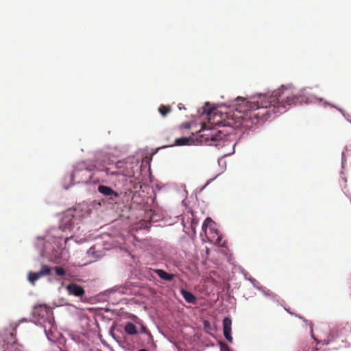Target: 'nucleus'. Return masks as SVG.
<instances>
[{
	"label": "nucleus",
	"mask_w": 351,
	"mask_h": 351,
	"mask_svg": "<svg viewBox=\"0 0 351 351\" xmlns=\"http://www.w3.org/2000/svg\"><path fill=\"white\" fill-rule=\"evenodd\" d=\"M208 106V103H206L205 106L204 107V112L206 113L208 115H211L213 111V109L212 108H208L207 107Z\"/></svg>",
	"instance_id": "21"
},
{
	"label": "nucleus",
	"mask_w": 351,
	"mask_h": 351,
	"mask_svg": "<svg viewBox=\"0 0 351 351\" xmlns=\"http://www.w3.org/2000/svg\"><path fill=\"white\" fill-rule=\"evenodd\" d=\"M204 324L205 327L208 326L210 325L208 321H204Z\"/></svg>",
	"instance_id": "23"
},
{
	"label": "nucleus",
	"mask_w": 351,
	"mask_h": 351,
	"mask_svg": "<svg viewBox=\"0 0 351 351\" xmlns=\"http://www.w3.org/2000/svg\"><path fill=\"white\" fill-rule=\"evenodd\" d=\"M207 221H211L210 218H207V219L205 220V221L204 222V224H203V228H204V226H206V223Z\"/></svg>",
	"instance_id": "22"
},
{
	"label": "nucleus",
	"mask_w": 351,
	"mask_h": 351,
	"mask_svg": "<svg viewBox=\"0 0 351 351\" xmlns=\"http://www.w3.org/2000/svg\"><path fill=\"white\" fill-rule=\"evenodd\" d=\"M299 99L292 93L291 89L282 86L271 95L258 94L247 101L238 97L233 116L239 126L250 129L273 114L284 112L288 106L295 104Z\"/></svg>",
	"instance_id": "1"
},
{
	"label": "nucleus",
	"mask_w": 351,
	"mask_h": 351,
	"mask_svg": "<svg viewBox=\"0 0 351 351\" xmlns=\"http://www.w3.org/2000/svg\"><path fill=\"white\" fill-rule=\"evenodd\" d=\"M108 162H113L112 160H110V158L108 156H104L99 162V163L97 165L95 166V168L98 171V168H102L104 167L105 165H107Z\"/></svg>",
	"instance_id": "13"
},
{
	"label": "nucleus",
	"mask_w": 351,
	"mask_h": 351,
	"mask_svg": "<svg viewBox=\"0 0 351 351\" xmlns=\"http://www.w3.org/2000/svg\"><path fill=\"white\" fill-rule=\"evenodd\" d=\"M51 269L47 265H42L41 269L38 271L41 277L51 274Z\"/></svg>",
	"instance_id": "15"
},
{
	"label": "nucleus",
	"mask_w": 351,
	"mask_h": 351,
	"mask_svg": "<svg viewBox=\"0 0 351 351\" xmlns=\"http://www.w3.org/2000/svg\"><path fill=\"white\" fill-rule=\"evenodd\" d=\"M223 335L227 341L230 343H232L233 339L231 336L232 331V320L230 317H226L223 320Z\"/></svg>",
	"instance_id": "6"
},
{
	"label": "nucleus",
	"mask_w": 351,
	"mask_h": 351,
	"mask_svg": "<svg viewBox=\"0 0 351 351\" xmlns=\"http://www.w3.org/2000/svg\"><path fill=\"white\" fill-rule=\"evenodd\" d=\"M54 270L56 271V274L60 276H63L66 274L65 269L61 267H55Z\"/></svg>",
	"instance_id": "19"
},
{
	"label": "nucleus",
	"mask_w": 351,
	"mask_h": 351,
	"mask_svg": "<svg viewBox=\"0 0 351 351\" xmlns=\"http://www.w3.org/2000/svg\"><path fill=\"white\" fill-rule=\"evenodd\" d=\"M92 168L88 167L84 162H79L75 166L72 176L73 179H78V182H87L89 181L90 176L89 173L92 171Z\"/></svg>",
	"instance_id": "3"
},
{
	"label": "nucleus",
	"mask_w": 351,
	"mask_h": 351,
	"mask_svg": "<svg viewBox=\"0 0 351 351\" xmlns=\"http://www.w3.org/2000/svg\"><path fill=\"white\" fill-rule=\"evenodd\" d=\"M117 168V170H112L110 168L106 169L107 176H123L127 177H132L134 176V171L131 167V164L120 160L116 162V165L112 168Z\"/></svg>",
	"instance_id": "2"
},
{
	"label": "nucleus",
	"mask_w": 351,
	"mask_h": 351,
	"mask_svg": "<svg viewBox=\"0 0 351 351\" xmlns=\"http://www.w3.org/2000/svg\"><path fill=\"white\" fill-rule=\"evenodd\" d=\"M116 165V162H108L107 164V165H105L104 167H102V168H100L99 167L98 168V171H104L106 173V169L108 168H110L112 170H117V168H112L113 166H115Z\"/></svg>",
	"instance_id": "18"
},
{
	"label": "nucleus",
	"mask_w": 351,
	"mask_h": 351,
	"mask_svg": "<svg viewBox=\"0 0 351 351\" xmlns=\"http://www.w3.org/2000/svg\"><path fill=\"white\" fill-rule=\"evenodd\" d=\"M181 292V295H182V297L184 298V300L189 302V303H191V304H194L196 302V298L194 296V295L185 290V289H182L180 291Z\"/></svg>",
	"instance_id": "10"
},
{
	"label": "nucleus",
	"mask_w": 351,
	"mask_h": 351,
	"mask_svg": "<svg viewBox=\"0 0 351 351\" xmlns=\"http://www.w3.org/2000/svg\"><path fill=\"white\" fill-rule=\"evenodd\" d=\"M74 224V215L71 213H67L62 219L60 228L65 231L73 228Z\"/></svg>",
	"instance_id": "5"
},
{
	"label": "nucleus",
	"mask_w": 351,
	"mask_h": 351,
	"mask_svg": "<svg viewBox=\"0 0 351 351\" xmlns=\"http://www.w3.org/2000/svg\"><path fill=\"white\" fill-rule=\"evenodd\" d=\"M141 332L145 333L148 335L149 341H151L152 343L154 342V337H153L152 335L149 331V330L147 328V327L145 326H144L143 324L141 325Z\"/></svg>",
	"instance_id": "17"
},
{
	"label": "nucleus",
	"mask_w": 351,
	"mask_h": 351,
	"mask_svg": "<svg viewBox=\"0 0 351 351\" xmlns=\"http://www.w3.org/2000/svg\"><path fill=\"white\" fill-rule=\"evenodd\" d=\"M201 132H203L201 136H204L206 138V141H220L223 138V136L222 132L220 131L215 130H206L204 128H202Z\"/></svg>",
	"instance_id": "4"
},
{
	"label": "nucleus",
	"mask_w": 351,
	"mask_h": 351,
	"mask_svg": "<svg viewBox=\"0 0 351 351\" xmlns=\"http://www.w3.org/2000/svg\"><path fill=\"white\" fill-rule=\"evenodd\" d=\"M158 111L163 117H165L171 112V108L169 106L160 105L158 108Z\"/></svg>",
	"instance_id": "12"
},
{
	"label": "nucleus",
	"mask_w": 351,
	"mask_h": 351,
	"mask_svg": "<svg viewBox=\"0 0 351 351\" xmlns=\"http://www.w3.org/2000/svg\"><path fill=\"white\" fill-rule=\"evenodd\" d=\"M219 346L221 351H230V348L226 343L220 342Z\"/></svg>",
	"instance_id": "20"
},
{
	"label": "nucleus",
	"mask_w": 351,
	"mask_h": 351,
	"mask_svg": "<svg viewBox=\"0 0 351 351\" xmlns=\"http://www.w3.org/2000/svg\"><path fill=\"white\" fill-rule=\"evenodd\" d=\"M138 351H148V350H146V349H141V350H139Z\"/></svg>",
	"instance_id": "24"
},
{
	"label": "nucleus",
	"mask_w": 351,
	"mask_h": 351,
	"mask_svg": "<svg viewBox=\"0 0 351 351\" xmlns=\"http://www.w3.org/2000/svg\"><path fill=\"white\" fill-rule=\"evenodd\" d=\"M66 290L69 295H73L76 297H82L85 293V291L83 287L75 283L69 284L66 287Z\"/></svg>",
	"instance_id": "7"
},
{
	"label": "nucleus",
	"mask_w": 351,
	"mask_h": 351,
	"mask_svg": "<svg viewBox=\"0 0 351 351\" xmlns=\"http://www.w3.org/2000/svg\"><path fill=\"white\" fill-rule=\"evenodd\" d=\"M154 273H156L161 279L165 280V281H167V282H170L171 281L173 278H174V275L172 274H169L167 272H166L165 270L163 269H154Z\"/></svg>",
	"instance_id": "9"
},
{
	"label": "nucleus",
	"mask_w": 351,
	"mask_h": 351,
	"mask_svg": "<svg viewBox=\"0 0 351 351\" xmlns=\"http://www.w3.org/2000/svg\"><path fill=\"white\" fill-rule=\"evenodd\" d=\"M124 330L129 335H134L138 333L136 326L132 322L126 323Z\"/></svg>",
	"instance_id": "11"
},
{
	"label": "nucleus",
	"mask_w": 351,
	"mask_h": 351,
	"mask_svg": "<svg viewBox=\"0 0 351 351\" xmlns=\"http://www.w3.org/2000/svg\"><path fill=\"white\" fill-rule=\"evenodd\" d=\"M191 141L190 138L182 137L177 138L175 141V145L178 146L186 145Z\"/></svg>",
	"instance_id": "16"
},
{
	"label": "nucleus",
	"mask_w": 351,
	"mask_h": 351,
	"mask_svg": "<svg viewBox=\"0 0 351 351\" xmlns=\"http://www.w3.org/2000/svg\"><path fill=\"white\" fill-rule=\"evenodd\" d=\"M40 278H41V276L38 272H29L28 274V280L33 285H34L35 282Z\"/></svg>",
	"instance_id": "14"
},
{
	"label": "nucleus",
	"mask_w": 351,
	"mask_h": 351,
	"mask_svg": "<svg viewBox=\"0 0 351 351\" xmlns=\"http://www.w3.org/2000/svg\"><path fill=\"white\" fill-rule=\"evenodd\" d=\"M98 191L106 196H114L115 197H117L119 195L117 191H114L110 187L104 185L99 186Z\"/></svg>",
	"instance_id": "8"
}]
</instances>
